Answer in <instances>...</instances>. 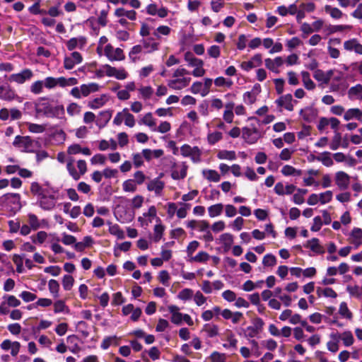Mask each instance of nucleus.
I'll return each mask as SVG.
<instances>
[{
    "mask_svg": "<svg viewBox=\"0 0 362 362\" xmlns=\"http://www.w3.org/2000/svg\"><path fill=\"white\" fill-rule=\"evenodd\" d=\"M78 83V79L74 77L65 78L64 76L54 78L52 76L46 77L44 80H38L33 83L30 87V92L38 95L43 92L44 87L47 89H54L59 86L66 88L75 86Z\"/></svg>",
    "mask_w": 362,
    "mask_h": 362,
    "instance_id": "nucleus-1",
    "label": "nucleus"
},
{
    "mask_svg": "<svg viewBox=\"0 0 362 362\" xmlns=\"http://www.w3.org/2000/svg\"><path fill=\"white\" fill-rule=\"evenodd\" d=\"M189 75V72L186 69H176L172 74V79L168 81L167 86L175 90H180L187 87L192 80Z\"/></svg>",
    "mask_w": 362,
    "mask_h": 362,
    "instance_id": "nucleus-2",
    "label": "nucleus"
},
{
    "mask_svg": "<svg viewBox=\"0 0 362 362\" xmlns=\"http://www.w3.org/2000/svg\"><path fill=\"white\" fill-rule=\"evenodd\" d=\"M115 218L122 223H127L132 221L135 213L134 209L129 206L127 199H124L117 205L114 210Z\"/></svg>",
    "mask_w": 362,
    "mask_h": 362,
    "instance_id": "nucleus-3",
    "label": "nucleus"
},
{
    "mask_svg": "<svg viewBox=\"0 0 362 362\" xmlns=\"http://www.w3.org/2000/svg\"><path fill=\"white\" fill-rule=\"evenodd\" d=\"M0 206L14 213L21 208V195L18 193H7L0 197Z\"/></svg>",
    "mask_w": 362,
    "mask_h": 362,
    "instance_id": "nucleus-4",
    "label": "nucleus"
},
{
    "mask_svg": "<svg viewBox=\"0 0 362 362\" xmlns=\"http://www.w3.org/2000/svg\"><path fill=\"white\" fill-rule=\"evenodd\" d=\"M161 220L158 216V211L155 206H150L146 211L142 213L137 218L139 226L143 228H147L153 221L157 223Z\"/></svg>",
    "mask_w": 362,
    "mask_h": 362,
    "instance_id": "nucleus-5",
    "label": "nucleus"
},
{
    "mask_svg": "<svg viewBox=\"0 0 362 362\" xmlns=\"http://www.w3.org/2000/svg\"><path fill=\"white\" fill-rule=\"evenodd\" d=\"M74 160L69 158L67 160L66 169L70 176L74 180H78L82 175H83L87 171V164L84 160H78L77 161V168L78 170H76L74 165Z\"/></svg>",
    "mask_w": 362,
    "mask_h": 362,
    "instance_id": "nucleus-6",
    "label": "nucleus"
},
{
    "mask_svg": "<svg viewBox=\"0 0 362 362\" xmlns=\"http://www.w3.org/2000/svg\"><path fill=\"white\" fill-rule=\"evenodd\" d=\"M103 71H98V75L101 76L105 74L106 76L109 77H115L118 80H124L127 78L128 73L125 70L124 68L117 69L115 67L111 66L109 64H105L103 66Z\"/></svg>",
    "mask_w": 362,
    "mask_h": 362,
    "instance_id": "nucleus-7",
    "label": "nucleus"
},
{
    "mask_svg": "<svg viewBox=\"0 0 362 362\" xmlns=\"http://www.w3.org/2000/svg\"><path fill=\"white\" fill-rule=\"evenodd\" d=\"M180 153L183 157H189L194 163L202 161V151L198 146L184 144L180 148Z\"/></svg>",
    "mask_w": 362,
    "mask_h": 362,
    "instance_id": "nucleus-8",
    "label": "nucleus"
},
{
    "mask_svg": "<svg viewBox=\"0 0 362 362\" xmlns=\"http://www.w3.org/2000/svg\"><path fill=\"white\" fill-rule=\"evenodd\" d=\"M57 190L54 189L52 192L39 198L37 199L38 206L45 211L52 210L56 205L58 197L57 196Z\"/></svg>",
    "mask_w": 362,
    "mask_h": 362,
    "instance_id": "nucleus-9",
    "label": "nucleus"
},
{
    "mask_svg": "<svg viewBox=\"0 0 362 362\" xmlns=\"http://www.w3.org/2000/svg\"><path fill=\"white\" fill-rule=\"evenodd\" d=\"M105 56L111 62L122 61L125 59V55L121 48H114L110 44H107L103 49Z\"/></svg>",
    "mask_w": 362,
    "mask_h": 362,
    "instance_id": "nucleus-10",
    "label": "nucleus"
},
{
    "mask_svg": "<svg viewBox=\"0 0 362 362\" xmlns=\"http://www.w3.org/2000/svg\"><path fill=\"white\" fill-rule=\"evenodd\" d=\"M188 165L186 162L174 163L171 168V177L173 180H182L187 176Z\"/></svg>",
    "mask_w": 362,
    "mask_h": 362,
    "instance_id": "nucleus-11",
    "label": "nucleus"
},
{
    "mask_svg": "<svg viewBox=\"0 0 362 362\" xmlns=\"http://www.w3.org/2000/svg\"><path fill=\"white\" fill-rule=\"evenodd\" d=\"M54 189L51 187L49 185H42L37 182H33L30 184V192L36 197L37 199L49 192H52Z\"/></svg>",
    "mask_w": 362,
    "mask_h": 362,
    "instance_id": "nucleus-12",
    "label": "nucleus"
},
{
    "mask_svg": "<svg viewBox=\"0 0 362 362\" xmlns=\"http://www.w3.org/2000/svg\"><path fill=\"white\" fill-rule=\"evenodd\" d=\"M13 145L21 151L30 152L33 148V141L28 136H16Z\"/></svg>",
    "mask_w": 362,
    "mask_h": 362,
    "instance_id": "nucleus-13",
    "label": "nucleus"
},
{
    "mask_svg": "<svg viewBox=\"0 0 362 362\" xmlns=\"http://www.w3.org/2000/svg\"><path fill=\"white\" fill-rule=\"evenodd\" d=\"M334 182L340 190H346L351 182V177L344 171L339 170L334 174Z\"/></svg>",
    "mask_w": 362,
    "mask_h": 362,
    "instance_id": "nucleus-14",
    "label": "nucleus"
},
{
    "mask_svg": "<svg viewBox=\"0 0 362 362\" xmlns=\"http://www.w3.org/2000/svg\"><path fill=\"white\" fill-rule=\"evenodd\" d=\"M336 72L335 69H330L327 71H324L322 69H316L313 73V77L320 84L327 85L330 82L334 74Z\"/></svg>",
    "mask_w": 362,
    "mask_h": 362,
    "instance_id": "nucleus-15",
    "label": "nucleus"
},
{
    "mask_svg": "<svg viewBox=\"0 0 362 362\" xmlns=\"http://www.w3.org/2000/svg\"><path fill=\"white\" fill-rule=\"evenodd\" d=\"M33 76V71L29 69H25L20 73L13 74L9 76L8 81L18 84H23L26 81L30 80Z\"/></svg>",
    "mask_w": 362,
    "mask_h": 362,
    "instance_id": "nucleus-16",
    "label": "nucleus"
},
{
    "mask_svg": "<svg viewBox=\"0 0 362 362\" xmlns=\"http://www.w3.org/2000/svg\"><path fill=\"white\" fill-rule=\"evenodd\" d=\"M293 103H296L297 101L293 100L291 94L289 93L280 96L275 101L277 107L281 108V111L282 108L288 111H293L294 107Z\"/></svg>",
    "mask_w": 362,
    "mask_h": 362,
    "instance_id": "nucleus-17",
    "label": "nucleus"
},
{
    "mask_svg": "<svg viewBox=\"0 0 362 362\" xmlns=\"http://www.w3.org/2000/svg\"><path fill=\"white\" fill-rule=\"evenodd\" d=\"M261 91L260 85L259 83L255 84L250 91H247L243 94V100L244 103L249 105L254 104Z\"/></svg>",
    "mask_w": 362,
    "mask_h": 362,
    "instance_id": "nucleus-18",
    "label": "nucleus"
},
{
    "mask_svg": "<svg viewBox=\"0 0 362 362\" xmlns=\"http://www.w3.org/2000/svg\"><path fill=\"white\" fill-rule=\"evenodd\" d=\"M242 134L243 139L249 144L256 143L259 138V131L255 127H243L242 129Z\"/></svg>",
    "mask_w": 362,
    "mask_h": 362,
    "instance_id": "nucleus-19",
    "label": "nucleus"
},
{
    "mask_svg": "<svg viewBox=\"0 0 362 362\" xmlns=\"http://www.w3.org/2000/svg\"><path fill=\"white\" fill-rule=\"evenodd\" d=\"M83 57L78 52H73L70 56H66L64 59V67L66 70L72 69L76 64L82 62Z\"/></svg>",
    "mask_w": 362,
    "mask_h": 362,
    "instance_id": "nucleus-20",
    "label": "nucleus"
},
{
    "mask_svg": "<svg viewBox=\"0 0 362 362\" xmlns=\"http://www.w3.org/2000/svg\"><path fill=\"white\" fill-rule=\"evenodd\" d=\"M262 64V57L261 54H255L249 61L243 62L240 68L245 71L259 67Z\"/></svg>",
    "mask_w": 362,
    "mask_h": 362,
    "instance_id": "nucleus-21",
    "label": "nucleus"
},
{
    "mask_svg": "<svg viewBox=\"0 0 362 362\" xmlns=\"http://www.w3.org/2000/svg\"><path fill=\"white\" fill-rule=\"evenodd\" d=\"M284 63V59L281 57H276L274 59L267 58L264 59L266 68L275 74L280 72L279 68L282 66Z\"/></svg>",
    "mask_w": 362,
    "mask_h": 362,
    "instance_id": "nucleus-22",
    "label": "nucleus"
},
{
    "mask_svg": "<svg viewBox=\"0 0 362 362\" xmlns=\"http://www.w3.org/2000/svg\"><path fill=\"white\" fill-rule=\"evenodd\" d=\"M164 187L165 182L160 177L154 178L147 184V189L150 192H153L158 197L162 195Z\"/></svg>",
    "mask_w": 362,
    "mask_h": 362,
    "instance_id": "nucleus-23",
    "label": "nucleus"
},
{
    "mask_svg": "<svg viewBox=\"0 0 362 362\" xmlns=\"http://www.w3.org/2000/svg\"><path fill=\"white\" fill-rule=\"evenodd\" d=\"M87 43V39L83 36H78L76 37H72L66 41V45L69 51H72L76 49H82Z\"/></svg>",
    "mask_w": 362,
    "mask_h": 362,
    "instance_id": "nucleus-24",
    "label": "nucleus"
},
{
    "mask_svg": "<svg viewBox=\"0 0 362 362\" xmlns=\"http://www.w3.org/2000/svg\"><path fill=\"white\" fill-rule=\"evenodd\" d=\"M110 100V95L104 93L89 100L88 103V107L92 110H98L105 105Z\"/></svg>",
    "mask_w": 362,
    "mask_h": 362,
    "instance_id": "nucleus-25",
    "label": "nucleus"
},
{
    "mask_svg": "<svg viewBox=\"0 0 362 362\" xmlns=\"http://www.w3.org/2000/svg\"><path fill=\"white\" fill-rule=\"evenodd\" d=\"M348 242L353 245L355 248L362 245V229L360 228H354L348 237Z\"/></svg>",
    "mask_w": 362,
    "mask_h": 362,
    "instance_id": "nucleus-26",
    "label": "nucleus"
},
{
    "mask_svg": "<svg viewBox=\"0 0 362 362\" xmlns=\"http://www.w3.org/2000/svg\"><path fill=\"white\" fill-rule=\"evenodd\" d=\"M113 111L112 110H103L99 112L95 124L99 129L104 128L112 118Z\"/></svg>",
    "mask_w": 362,
    "mask_h": 362,
    "instance_id": "nucleus-27",
    "label": "nucleus"
},
{
    "mask_svg": "<svg viewBox=\"0 0 362 362\" xmlns=\"http://www.w3.org/2000/svg\"><path fill=\"white\" fill-rule=\"evenodd\" d=\"M221 315L225 320H230L232 323L238 324L243 318V314L240 312H232L230 310L226 308L222 310Z\"/></svg>",
    "mask_w": 362,
    "mask_h": 362,
    "instance_id": "nucleus-28",
    "label": "nucleus"
},
{
    "mask_svg": "<svg viewBox=\"0 0 362 362\" xmlns=\"http://www.w3.org/2000/svg\"><path fill=\"white\" fill-rule=\"evenodd\" d=\"M344 48L348 52H354L356 54H362V45L356 38L346 40L344 42Z\"/></svg>",
    "mask_w": 362,
    "mask_h": 362,
    "instance_id": "nucleus-29",
    "label": "nucleus"
},
{
    "mask_svg": "<svg viewBox=\"0 0 362 362\" xmlns=\"http://www.w3.org/2000/svg\"><path fill=\"white\" fill-rule=\"evenodd\" d=\"M165 226L163 225L161 220H158L153 226V234L151 237V240L153 243H158L163 238Z\"/></svg>",
    "mask_w": 362,
    "mask_h": 362,
    "instance_id": "nucleus-30",
    "label": "nucleus"
},
{
    "mask_svg": "<svg viewBox=\"0 0 362 362\" xmlns=\"http://www.w3.org/2000/svg\"><path fill=\"white\" fill-rule=\"evenodd\" d=\"M142 46L144 49V53H151L159 49L160 43L156 41L153 37L144 39L142 41Z\"/></svg>",
    "mask_w": 362,
    "mask_h": 362,
    "instance_id": "nucleus-31",
    "label": "nucleus"
},
{
    "mask_svg": "<svg viewBox=\"0 0 362 362\" xmlns=\"http://www.w3.org/2000/svg\"><path fill=\"white\" fill-rule=\"evenodd\" d=\"M18 98L14 90L8 85L0 86V98L4 100H13Z\"/></svg>",
    "mask_w": 362,
    "mask_h": 362,
    "instance_id": "nucleus-32",
    "label": "nucleus"
},
{
    "mask_svg": "<svg viewBox=\"0 0 362 362\" xmlns=\"http://www.w3.org/2000/svg\"><path fill=\"white\" fill-rule=\"evenodd\" d=\"M168 310L171 315V322L177 325H180L182 323V316L183 313L180 312V308L175 305H170L168 306Z\"/></svg>",
    "mask_w": 362,
    "mask_h": 362,
    "instance_id": "nucleus-33",
    "label": "nucleus"
},
{
    "mask_svg": "<svg viewBox=\"0 0 362 362\" xmlns=\"http://www.w3.org/2000/svg\"><path fill=\"white\" fill-rule=\"evenodd\" d=\"M344 119L346 121L356 119L362 122V110L359 108H350L344 112Z\"/></svg>",
    "mask_w": 362,
    "mask_h": 362,
    "instance_id": "nucleus-34",
    "label": "nucleus"
},
{
    "mask_svg": "<svg viewBox=\"0 0 362 362\" xmlns=\"http://www.w3.org/2000/svg\"><path fill=\"white\" fill-rule=\"evenodd\" d=\"M140 124L148 127L152 132H156V119L151 112L146 113L139 120Z\"/></svg>",
    "mask_w": 362,
    "mask_h": 362,
    "instance_id": "nucleus-35",
    "label": "nucleus"
},
{
    "mask_svg": "<svg viewBox=\"0 0 362 362\" xmlns=\"http://www.w3.org/2000/svg\"><path fill=\"white\" fill-rule=\"evenodd\" d=\"M325 12L334 20H339L346 15L337 7L331 5H325L324 7Z\"/></svg>",
    "mask_w": 362,
    "mask_h": 362,
    "instance_id": "nucleus-36",
    "label": "nucleus"
},
{
    "mask_svg": "<svg viewBox=\"0 0 362 362\" xmlns=\"http://www.w3.org/2000/svg\"><path fill=\"white\" fill-rule=\"evenodd\" d=\"M202 175L209 182H218L221 180V175L215 170L204 169Z\"/></svg>",
    "mask_w": 362,
    "mask_h": 362,
    "instance_id": "nucleus-37",
    "label": "nucleus"
},
{
    "mask_svg": "<svg viewBox=\"0 0 362 362\" xmlns=\"http://www.w3.org/2000/svg\"><path fill=\"white\" fill-rule=\"evenodd\" d=\"M100 86L96 83H89L81 85V90L83 98L88 97L90 93L98 92Z\"/></svg>",
    "mask_w": 362,
    "mask_h": 362,
    "instance_id": "nucleus-38",
    "label": "nucleus"
},
{
    "mask_svg": "<svg viewBox=\"0 0 362 362\" xmlns=\"http://www.w3.org/2000/svg\"><path fill=\"white\" fill-rule=\"evenodd\" d=\"M28 225L33 230H37V229L42 228V224L47 223L45 219L39 220L35 214L31 213L28 214Z\"/></svg>",
    "mask_w": 362,
    "mask_h": 362,
    "instance_id": "nucleus-39",
    "label": "nucleus"
},
{
    "mask_svg": "<svg viewBox=\"0 0 362 362\" xmlns=\"http://www.w3.org/2000/svg\"><path fill=\"white\" fill-rule=\"evenodd\" d=\"M305 247L316 254H322L324 252L323 247L320 244L319 240L315 238L308 240Z\"/></svg>",
    "mask_w": 362,
    "mask_h": 362,
    "instance_id": "nucleus-40",
    "label": "nucleus"
},
{
    "mask_svg": "<svg viewBox=\"0 0 362 362\" xmlns=\"http://www.w3.org/2000/svg\"><path fill=\"white\" fill-rule=\"evenodd\" d=\"M337 337H338L339 341H342L345 346H350L354 342V338L353 334L350 331H345L342 333L334 332Z\"/></svg>",
    "mask_w": 362,
    "mask_h": 362,
    "instance_id": "nucleus-41",
    "label": "nucleus"
},
{
    "mask_svg": "<svg viewBox=\"0 0 362 362\" xmlns=\"http://www.w3.org/2000/svg\"><path fill=\"white\" fill-rule=\"evenodd\" d=\"M141 153L146 160L150 161L152 158H158L164 154V151L162 149L151 150L145 148L142 150Z\"/></svg>",
    "mask_w": 362,
    "mask_h": 362,
    "instance_id": "nucleus-42",
    "label": "nucleus"
},
{
    "mask_svg": "<svg viewBox=\"0 0 362 362\" xmlns=\"http://www.w3.org/2000/svg\"><path fill=\"white\" fill-rule=\"evenodd\" d=\"M137 90L139 97L144 100H150L154 93V90L151 86H141Z\"/></svg>",
    "mask_w": 362,
    "mask_h": 362,
    "instance_id": "nucleus-43",
    "label": "nucleus"
},
{
    "mask_svg": "<svg viewBox=\"0 0 362 362\" xmlns=\"http://www.w3.org/2000/svg\"><path fill=\"white\" fill-rule=\"evenodd\" d=\"M223 137V133L219 131H209L206 136V141L210 146H214L221 141Z\"/></svg>",
    "mask_w": 362,
    "mask_h": 362,
    "instance_id": "nucleus-44",
    "label": "nucleus"
},
{
    "mask_svg": "<svg viewBox=\"0 0 362 362\" xmlns=\"http://www.w3.org/2000/svg\"><path fill=\"white\" fill-rule=\"evenodd\" d=\"M348 96L351 100H362V85L356 84L348 90Z\"/></svg>",
    "mask_w": 362,
    "mask_h": 362,
    "instance_id": "nucleus-45",
    "label": "nucleus"
},
{
    "mask_svg": "<svg viewBox=\"0 0 362 362\" xmlns=\"http://www.w3.org/2000/svg\"><path fill=\"white\" fill-rule=\"evenodd\" d=\"M233 235L229 233L221 234L218 238L219 243L223 245L225 250H228L233 243Z\"/></svg>",
    "mask_w": 362,
    "mask_h": 362,
    "instance_id": "nucleus-46",
    "label": "nucleus"
},
{
    "mask_svg": "<svg viewBox=\"0 0 362 362\" xmlns=\"http://www.w3.org/2000/svg\"><path fill=\"white\" fill-rule=\"evenodd\" d=\"M107 225L109 226L108 231L111 235L117 237L120 240H122L125 238L124 232L118 224H112L111 222L108 221Z\"/></svg>",
    "mask_w": 362,
    "mask_h": 362,
    "instance_id": "nucleus-47",
    "label": "nucleus"
},
{
    "mask_svg": "<svg viewBox=\"0 0 362 362\" xmlns=\"http://www.w3.org/2000/svg\"><path fill=\"white\" fill-rule=\"evenodd\" d=\"M316 293L319 298L324 296L326 298H336L337 297V293L332 288L329 287H317Z\"/></svg>",
    "mask_w": 362,
    "mask_h": 362,
    "instance_id": "nucleus-48",
    "label": "nucleus"
},
{
    "mask_svg": "<svg viewBox=\"0 0 362 362\" xmlns=\"http://www.w3.org/2000/svg\"><path fill=\"white\" fill-rule=\"evenodd\" d=\"M171 28L167 25H160L153 32V35L157 40H161L163 36H168Z\"/></svg>",
    "mask_w": 362,
    "mask_h": 362,
    "instance_id": "nucleus-49",
    "label": "nucleus"
},
{
    "mask_svg": "<svg viewBox=\"0 0 362 362\" xmlns=\"http://www.w3.org/2000/svg\"><path fill=\"white\" fill-rule=\"evenodd\" d=\"M317 161L321 162L326 167H331L334 165V161L331 157V153L328 151H325L320 153L315 158Z\"/></svg>",
    "mask_w": 362,
    "mask_h": 362,
    "instance_id": "nucleus-50",
    "label": "nucleus"
},
{
    "mask_svg": "<svg viewBox=\"0 0 362 362\" xmlns=\"http://www.w3.org/2000/svg\"><path fill=\"white\" fill-rule=\"evenodd\" d=\"M25 126L28 131L33 134H42L45 132L47 127L46 124H39L32 122H25Z\"/></svg>",
    "mask_w": 362,
    "mask_h": 362,
    "instance_id": "nucleus-51",
    "label": "nucleus"
},
{
    "mask_svg": "<svg viewBox=\"0 0 362 362\" xmlns=\"http://www.w3.org/2000/svg\"><path fill=\"white\" fill-rule=\"evenodd\" d=\"M332 43L339 44L340 40L338 38L330 39L328 42L327 52L329 55L332 59H337L340 56V52L338 49L331 46Z\"/></svg>",
    "mask_w": 362,
    "mask_h": 362,
    "instance_id": "nucleus-52",
    "label": "nucleus"
},
{
    "mask_svg": "<svg viewBox=\"0 0 362 362\" xmlns=\"http://www.w3.org/2000/svg\"><path fill=\"white\" fill-rule=\"evenodd\" d=\"M54 312L56 314L64 313L69 314L70 313L69 308L66 305L63 300H57L54 303Z\"/></svg>",
    "mask_w": 362,
    "mask_h": 362,
    "instance_id": "nucleus-53",
    "label": "nucleus"
},
{
    "mask_svg": "<svg viewBox=\"0 0 362 362\" xmlns=\"http://www.w3.org/2000/svg\"><path fill=\"white\" fill-rule=\"evenodd\" d=\"M202 331L206 332L207 337L210 338H213L218 335V327L214 324H205L203 326Z\"/></svg>",
    "mask_w": 362,
    "mask_h": 362,
    "instance_id": "nucleus-54",
    "label": "nucleus"
},
{
    "mask_svg": "<svg viewBox=\"0 0 362 362\" xmlns=\"http://www.w3.org/2000/svg\"><path fill=\"white\" fill-rule=\"evenodd\" d=\"M315 111L311 107H306L300 111V117L306 122H310L315 117Z\"/></svg>",
    "mask_w": 362,
    "mask_h": 362,
    "instance_id": "nucleus-55",
    "label": "nucleus"
},
{
    "mask_svg": "<svg viewBox=\"0 0 362 362\" xmlns=\"http://www.w3.org/2000/svg\"><path fill=\"white\" fill-rule=\"evenodd\" d=\"M224 205L221 203L216 204L208 207L209 216L215 218L220 216L223 210Z\"/></svg>",
    "mask_w": 362,
    "mask_h": 362,
    "instance_id": "nucleus-56",
    "label": "nucleus"
},
{
    "mask_svg": "<svg viewBox=\"0 0 362 362\" xmlns=\"http://www.w3.org/2000/svg\"><path fill=\"white\" fill-rule=\"evenodd\" d=\"M337 337L334 332L330 334L331 340L327 341V348L331 352L336 353L339 350V341Z\"/></svg>",
    "mask_w": 362,
    "mask_h": 362,
    "instance_id": "nucleus-57",
    "label": "nucleus"
},
{
    "mask_svg": "<svg viewBox=\"0 0 362 362\" xmlns=\"http://www.w3.org/2000/svg\"><path fill=\"white\" fill-rule=\"evenodd\" d=\"M301 76L304 87L308 90H313L315 88V84L310 78V74L308 71H302Z\"/></svg>",
    "mask_w": 362,
    "mask_h": 362,
    "instance_id": "nucleus-58",
    "label": "nucleus"
},
{
    "mask_svg": "<svg viewBox=\"0 0 362 362\" xmlns=\"http://www.w3.org/2000/svg\"><path fill=\"white\" fill-rule=\"evenodd\" d=\"M217 158L220 160H234L236 159V154L234 151L221 150L218 152Z\"/></svg>",
    "mask_w": 362,
    "mask_h": 362,
    "instance_id": "nucleus-59",
    "label": "nucleus"
},
{
    "mask_svg": "<svg viewBox=\"0 0 362 362\" xmlns=\"http://www.w3.org/2000/svg\"><path fill=\"white\" fill-rule=\"evenodd\" d=\"M142 52H144V49L141 45H134L129 53V57L131 60L134 62H136L139 57L138 55Z\"/></svg>",
    "mask_w": 362,
    "mask_h": 362,
    "instance_id": "nucleus-60",
    "label": "nucleus"
},
{
    "mask_svg": "<svg viewBox=\"0 0 362 362\" xmlns=\"http://www.w3.org/2000/svg\"><path fill=\"white\" fill-rule=\"evenodd\" d=\"M214 83L216 87H226L231 88L233 85V82L231 79L226 78L223 76L217 77L214 79Z\"/></svg>",
    "mask_w": 362,
    "mask_h": 362,
    "instance_id": "nucleus-61",
    "label": "nucleus"
},
{
    "mask_svg": "<svg viewBox=\"0 0 362 362\" xmlns=\"http://www.w3.org/2000/svg\"><path fill=\"white\" fill-rule=\"evenodd\" d=\"M193 296L194 291L192 289L184 288L178 293L177 298L182 301H187L191 300Z\"/></svg>",
    "mask_w": 362,
    "mask_h": 362,
    "instance_id": "nucleus-62",
    "label": "nucleus"
},
{
    "mask_svg": "<svg viewBox=\"0 0 362 362\" xmlns=\"http://www.w3.org/2000/svg\"><path fill=\"white\" fill-rule=\"evenodd\" d=\"M185 60L188 63L189 66L192 67L197 66V64L199 65V64L203 62L202 59L195 57L193 54L189 52H187L185 54Z\"/></svg>",
    "mask_w": 362,
    "mask_h": 362,
    "instance_id": "nucleus-63",
    "label": "nucleus"
},
{
    "mask_svg": "<svg viewBox=\"0 0 362 362\" xmlns=\"http://www.w3.org/2000/svg\"><path fill=\"white\" fill-rule=\"evenodd\" d=\"M66 111L69 115L74 117L81 113V106L76 103H71L67 106Z\"/></svg>",
    "mask_w": 362,
    "mask_h": 362,
    "instance_id": "nucleus-64",
    "label": "nucleus"
}]
</instances>
